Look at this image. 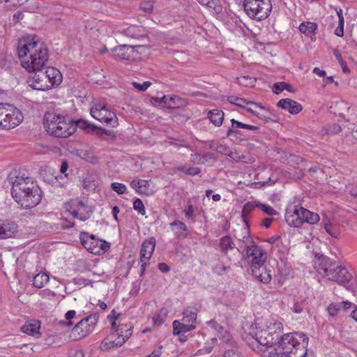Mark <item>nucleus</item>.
Here are the masks:
<instances>
[{
  "label": "nucleus",
  "mask_w": 357,
  "mask_h": 357,
  "mask_svg": "<svg viewBox=\"0 0 357 357\" xmlns=\"http://www.w3.org/2000/svg\"><path fill=\"white\" fill-rule=\"evenodd\" d=\"M283 238L284 236H272L267 240V242L276 245Z\"/></svg>",
  "instance_id": "61"
},
{
  "label": "nucleus",
  "mask_w": 357,
  "mask_h": 357,
  "mask_svg": "<svg viewBox=\"0 0 357 357\" xmlns=\"http://www.w3.org/2000/svg\"><path fill=\"white\" fill-rule=\"evenodd\" d=\"M231 128L227 131V136L228 137L238 135V128L247 129L250 130H257L259 128L258 126L246 124L234 119H231Z\"/></svg>",
  "instance_id": "26"
},
{
  "label": "nucleus",
  "mask_w": 357,
  "mask_h": 357,
  "mask_svg": "<svg viewBox=\"0 0 357 357\" xmlns=\"http://www.w3.org/2000/svg\"><path fill=\"white\" fill-rule=\"evenodd\" d=\"M73 123H75V132L77 130V128H79L83 130H93L95 128V126L90 123H89L87 121L79 119L78 121H74L72 120Z\"/></svg>",
  "instance_id": "38"
},
{
  "label": "nucleus",
  "mask_w": 357,
  "mask_h": 357,
  "mask_svg": "<svg viewBox=\"0 0 357 357\" xmlns=\"http://www.w3.org/2000/svg\"><path fill=\"white\" fill-rule=\"evenodd\" d=\"M184 212L186 216L191 217L195 213V208L192 205H189Z\"/></svg>",
  "instance_id": "62"
},
{
  "label": "nucleus",
  "mask_w": 357,
  "mask_h": 357,
  "mask_svg": "<svg viewBox=\"0 0 357 357\" xmlns=\"http://www.w3.org/2000/svg\"><path fill=\"white\" fill-rule=\"evenodd\" d=\"M19 233L17 224L8 219H0V239L15 238Z\"/></svg>",
  "instance_id": "18"
},
{
  "label": "nucleus",
  "mask_w": 357,
  "mask_h": 357,
  "mask_svg": "<svg viewBox=\"0 0 357 357\" xmlns=\"http://www.w3.org/2000/svg\"><path fill=\"white\" fill-rule=\"evenodd\" d=\"M202 6L215 9L218 0H197Z\"/></svg>",
  "instance_id": "51"
},
{
  "label": "nucleus",
  "mask_w": 357,
  "mask_h": 357,
  "mask_svg": "<svg viewBox=\"0 0 357 357\" xmlns=\"http://www.w3.org/2000/svg\"><path fill=\"white\" fill-rule=\"evenodd\" d=\"M273 249L278 253L280 259L284 258L289 250V241L284 236L276 245L273 246Z\"/></svg>",
  "instance_id": "30"
},
{
  "label": "nucleus",
  "mask_w": 357,
  "mask_h": 357,
  "mask_svg": "<svg viewBox=\"0 0 357 357\" xmlns=\"http://www.w3.org/2000/svg\"><path fill=\"white\" fill-rule=\"evenodd\" d=\"M333 54L336 59L339 61V63L343 66L346 64L345 61L343 60L342 54L337 49H335L333 50Z\"/></svg>",
  "instance_id": "56"
},
{
  "label": "nucleus",
  "mask_w": 357,
  "mask_h": 357,
  "mask_svg": "<svg viewBox=\"0 0 357 357\" xmlns=\"http://www.w3.org/2000/svg\"><path fill=\"white\" fill-rule=\"evenodd\" d=\"M315 268L322 277L340 284L349 282L353 277L352 273L345 266L337 265L328 257L319 258L315 264Z\"/></svg>",
  "instance_id": "8"
},
{
  "label": "nucleus",
  "mask_w": 357,
  "mask_h": 357,
  "mask_svg": "<svg viewBox=\"0 0 357 357\" xmlns=\"http://www.w3.org/2000/svg\"><path fill=\"white\" fill-rule=\"evenodd\" d=\"M322 224H323L325 231L329 235H331L332 237H334V238L339 237V236H340L339 231L331 225V223L330 222V221L328 220L323 219Z\"/></svg>",
  "instance_id": "36"
},
{
  "label": "nucleus",
  "mask_w": 357,
  "mask_h": 357,
  "mask_svg": "<svg viewBox=\"0 0 357 357\" xmlns=\"http://www.w3.org/2000/svg\"><path fill=\"white\" fill-rule=\"evenodd\" d=\"M162 346L160 345L155 348L147 357H159L162 354Z\"/></svg>",
  "instance_id": "57"
},
{
  "label": "nucleus",
  "mask_w": 357,
  "mask_h": 357,
  "mask_svg": "<svg viewBox=\"0 0 357 357\" xmlns=\"http://www.w3.org/2000/svg\"><path fill=\"white\" fill-rule=\"evenodd\" d=\"M266 259L267 254L261 247L254 244L248 247L246 260L251 272L253 276L264 284H268L272 279L271 271L265 265Z\"/></svg>",
  "instance_id": "6"
},
{
  "label": "nucleus",
  "mask_w": 357,
  "mask_h": 357,
  "mask_svg": "<svg viewBox=\"0 0 357 357\" xmlns=\"http://www.w3.org/2000/svg\"><path fill=\"white\" fill-rule=\"evenodd\" d=\"M283 324L273 318L258 319L250 326L245 340L255 351L261 353L273 348L275 340L282 333Z\"/></svg>",
  "instance_id": "2"
},
{
  "label": "nucleus",
  "mask_w": 357,
  "mask_h": 357,
  "mask_svg": "<svg viewBox=\"0 0 357 357\" xmlns=\"http://www.w3.org/2000/svg\"><path fill=\"white\" fill-rule=\"evenodd\" d=\"M76 315V311L74 310H68L65 314V321H60L59 324L62 326H66V327H71L73 325V321L72 319L75 318Z\"/></svg>",
  "instance_id": "39"
},
{
  "label": "nucleus",
  "mask_w": 357,
  "mask_h": 357,
  "mask_svg": "<svg viewBox=\"0 0 357 357\" xmlns=\"http://www.w3.org/2000/svg\"><path fill=\"white\" fill-rule=\"evenodd\" d=\"M98 320V313H92L81 319L73 328L70 333V338L73 340H78L86 337L94 331Z\"/></svg>",
  "instance_id": "10"
},
{
  "label": "nucleus",
  "mask_w": 357,
  "mask_h": 357,
  "mask_svg": "<svg viewBox=\"0 0 357 357\" xmlns=\"http://www.w3.org/2000/svg\"><path fill=\"white\" fill-rule=\"evenodd\" d=\"M268 357H287L284 354H282L280 351H276L273 349V351L269 353Z\"/></svg>",
  "instance_id": "63"
},
{
  "label": "nucleus",
  "mask_w": 357,
  "mask_h": 357,
  "mask_svg": "<svg viewBox=\"0 0 357 357\" xmlns=\"http://www.w3.org/2000/svg\"><path fill=\"white\" fill-rule=\"evenodd\" d=\"M154 1L144 0L140 3V8L147 13H151L153 10Z\"/></svg>",
  "instance_id": "43"
},
{
  "label": "nucleus",
  "mask_w": 357,
  "mask_h": 357,
  "mask_svg": "<svg viewBox=\"0 0 357 357\" xmlns=\"http://www.w3.org/2000/svg\"><path fill=\"white\" fill-rule=\"evenodd\" d=\"M130 185L136 193L141 195L151 196L155 192L151 180L133 179L130 182Z\"/></svg>",
  "instance_id": "17"
},
{
  "label": "nucleus",
  "mask_w": 357,
  "mask_h": 357,
  "mask_svg": "<svg viewBox=\"0 0 357 357\" xmlns=\"http://www.w3.org/2000/svg\"><path fill=\"white\" fill-rule=\"evenodd\" d=\"M197 314L187 308L183 312L182 320H174L172 322L173 334H179L193 331L196 328Z\"/></svg>",
  "instance_id": "14"
},
{
  "label": "nucleus",
  "mask_w": 357,
  "mask_h": 357,
  "mask_svg": "<svg viewBox=\"0 0 357 357\" xmlns=\"http://www.w3.org/2000/svg\"><path fill=\"white\" fill-rule=\"evenodd\" d=\"M68 169V164L67 161L64 160L62 162L61 167H60V172L64 175L65 178H67L68 174H66V172Z\"/></svg>",
  "instance_id": "60"
},
{
  "label": "nucleus",
  "mask_w": 357,
  "mask_h": 357,
  "mask_svg": "<svg viewBox=\"0 0 357 357\" xmlns=\"http://www.w3.org/2000/svg\"><path fill=\"white\" fill-rule=\"evenodd\" d=\"M176 98L171 102L169 101V103L167 105L168 108H178L186 105V102L180 97L176 96Z\"/></svg>",
  "instance_id": "48"
},
{
  "label": "nucleus",
  "mask_w": 357,
  "mask_h": 357,
  "mask_svg": "<svg viewBox=\"0 0 357 357\" xmlns=\"http://www.w3.org/2000/svg\"><path fill=\"white\" fill-rule=\"evenodd\" d=\"M244 109H245L248 112H249L251 114H254L258 119L264 121L266 123H268L271 120V119L268 116H267L266 115H260L259 116V112H258L256 110L257 108H255V107H254L252 106L245 105Z\"/></svg>",
  "instance_id": "42"
},
{
  "label": "nucleus",
  "mask_w": 357,
  "mask_h": 357,
  "mask_svg": "<svg viewBox=\"0 0 357 357\" xmlns=\"http://www.w3.org/2000/svg\"><path fill=\"white\" fill-rule=\"evenodd\" d=\"M134 61H138L149 54V47L148 45H132Z\"/></svg>",
  "instance_id": "32"
},
{
  "label": "nucleus",
  "mask_w": 357,
  "mask_h": 357,
  "mask_svg": "<svg viewBox=\"0 0 357 357\" xmlns=\"http://www.w3.org/2000/svg\"><path fill=\"white\" fill-rule=\"evenodd\" d=\"M111 324L112 332L99 345L102 351H109L121 347L132 335L133 325L126 320L121 313L112 310L107 317Z\"/></svg>",
  "instance_id": "3"
},
{
  "label": "nucleus",
  "mask_w": 357,
  "mask_h": 357,
  "mask_svg": "<svg viewBox=\"0 0 357 357\" xmlns=\"http://www.w3.org/2000/svg\"><path fill=\"white\" fill-rule=\"evenodd\" d=\"M133 208L135 211H138V213L142 215H145V213H146L144 205L142 201L139 198H137L133 202Z\"/></svg>",
  "instance_id": "47"
},
{
  "label": "nucleus",
  "mask_w": 357,
  "mask_h": 357,
  "mask_svg": "<svg viewBox=\"0 0 357 357\" xmlns=\"http://www.w3.org/2000/svg\"><path fill=\"white\" fill-rule=\"evenodd\" d=\"M65 208L68 211L74 218L81 220L85 221L88 220L92 213L89 208L86 206L82 201L78 199L70 200L66 203Z\"/></svg>",
  "instance_id": "15"
},
{
  "label": "nucleus",
  "mask_w": 357,
  "mask_h": 357,
  "mask_svg": "<svg viewBox=\"0 0 357 357\" xmlns=\"http://www.w3.org/2000/svg\"><path fill=\"white\" fill-rule=\"evenodd\" d=\"M341 310V305L339 303H331L327 307L330 316L335 317Z\"/></svg>",
  "instance_id": "46"
},
{
  "label": "nucleus",
  "mask_w": 357,
  "mask_h": 357,
  "mask_svg": "<svg viewBox=\"0 0 357 357\" xmlns=\"http://www.w3.org/2000/svg\"><path fill=\"white\" fill-rule=\"evenodd\" d=\"M44 73L47 79H48L47 82H50L52 84V88L58 86L61 83L63 76L57 68L48 67Z\"/></svg>",
  "instance_id": "25"
},
{
  "label": "nucleus",
  "mask_w": 357,
  "mask_h": 357,
  "mask_svg": "<svg viewBox=\"0 0 357 357\" xmlns=\"http://www.w3.org/2000/svg\"><path fill=\"white\" fill-rule=\"evenodd\" d=\"M286 82H280L275 83L272 86V91L275 94H279L284 90Z\"/></svg>",
  "instance_id": "50"
},
{
  "label": "nucleus",
  "mask_w": 357,
  "mask_h": 357,
  "mask_svg": "<svg viewBox=\"0 0 357 357\" xmlns=\"http://www.w3.org/2000/svg\"><path fill=\"white\" fill-rule=\"evenodd\" d=\"M227 100L231 104L235 105L238 106L242 108H245V105H250L255 108H259V109H261L266 113L269 112V110L268 109H266L262 105L252 102V101H248L242 98H238L236 96H231L228 97Z\"/></svg>",
  "instance_id": "24"
},
{
  "label": "nucleus",
  "mask_w": 357,
  "mask_h": 357,
  "mask_svg": "<svg viewBox=\"0 0 357 357\" xmlns=\"http://www.w3.org/2000/svg\"><path fill=\"white\" fill-rule=\"evenodd\" d=\"M302 215L303 224L306 222L310 225H314L317 223L320 217L318 213L312 212L305 208H303Z\"/></svg>",
  "instance_id": "31"
},
{
  "label": "nucleus",
  "mask_w": 357,
  "mask_h": 357,
  "mask_svg": "<svg viewBox=\"0 0 357 357\" xmlns=\"http://www.w3.org/2000/svg\"><path fill=\"white\" fill-rule=\"evenodd\" d=\"M317 29V24L313 22H303L299 25V31L301 33L305 34L307 37L311 38L312 40H315V34Z\"/></svg>",
  "instance_id": "28"
},
{
  "label": "nucleus",
  "mask_w": 357,
  "mask_h": 357,
  "mask_svg": "<svg viewBox=\"0 0 357 357\" xmlns=\"http://www.w3.org/2000/svg\"><path fill=\"white\" fill-rule=\"evenodd\" d=\"M132 45H119L114 47L112 50V54L115 59L134 61Z\"/></svg>",
  "instance_id": "21"
},
{
  "label": "nucleus",
  "mask_w": 357,
  "mask_h": 357,
  "mask_svg": "<svg viewBox=\"0 0 357 357\" xmlns=\"http://www.w3.org/2000/svg\"><path fill=\"white\" fill-rule=\"evenodd\" d=\"M176 96H164L161 98V102L163 103L164 106L167 107V105L169 103V101L171 102L172 100H175Z\"/></svg>",
  "instance_id": "58"
},
{
  "label": "nucleus",
  "mask_w": 357,
  "mask_h": 357,
  "mask_svg": "<svg viewBox=\"0 0 357 357\" xmlns=\"http://www.w3.org/2000/svg\"><path fill=\"white\" fill-rule=\"evenodd\" d=\"M156 241L154 237L146 238L142 244L140 250L139 264H140V275L144 273L146 266L149 263V260L155 248Z\"/></svg>",
  "instance_id": "16"
},
{
  "label": "nucleus",
  "mask_w": 357,
  "mask_h": 357,
  "mask_svg": "<svg viewBox=\"0 0 357 357\" xmlns=\"http://www.w3.org/2000/svg\"><path fill=\"white\" fill-rule=\"evenodd\" d=\"M69 357H84V354L82 350H75L72 352Z\"/></svg>",
  "instance_id": "64"
},
{
  "label": "nucleus",
  "mask_w": 357,
  "mask_h": 357,
  "mask_svg": "<svg viewBox=\"0 0 357 357\" xmlns=\"http://www.w3.org/2000/svg\"><path fill=\"white\" fill-rule=\"evenodd\" d=\"M268 181H262V182H253V183H250L249 184H248L247 185L251 188H254V189H259V188H261L263 187H264L265 185H268Z\"/></svg>",
  "instance_id": "53"
},
{
  "label": "nucleus",
  "mask_w": 357,
  "mask_h": 357,
  "mask_svg": "<svg viewBox=\"0 0 357 357\" xmlns=\"http://www.w3.org/2000/svg\"><path fill=\"white\" fill-rule=\"evenodd\" d=\"M303 207L296 206L294 208H288L285 213L287 223L294 227H300L303 225L302 215Z\"/></svg>",
  "instance_id": "19"
},
{
  "label": "nucleus",
  "mask_w": 357,
  "mask_h": 357,
  "mask_svg": "<svg viewBox=\"0 0 357 357\" xmlns=\"http://www.w3.org/2000/svg\"><path fill=\"white\" fill-rule=\"evenodd\" d=\"M277 106L288 111L291 114H297L302 111V105L290 98H284L279 100Z\"/></svg>",
  "instance_id": "22"
},
{
  "label": "nucleus",
  "mask_w": 357,
  "mask_h": 357,
  "mask_svg": "<svg viewBox=\"0 0 357 357\" xmlns=\"http://www.w3.org/2000/svg\"><path fill=\"white\" fill-rule=\"evenodd\" d=\"M14 200L22 208H31L41 201L42 192L36 183L31 177L16 176L11 188Z\"/></svg>",
  "instance_id": "4"
},
{
  "label": "nucleus",
  "mask_w": 357,
  "mask_h": 357,
  "mask_svg": "<svg viewBox=\"0 0 357 357\" xmlns=\"http://www.w3.org/2000/svg\"><path fill=\"white\" fill-rule=\"evenodd\" d=\"M79 239L83 247L88 252L96 255H103L110 248L109 243L86 231L80 233Z\"/></svg>",
  "instance_id": "11"
},
{
  "label": "nucleus",
  "mask_w": 357,
  "mask_h": 357,
  "mask_svg": "<svg viewBox=\"0 0 357 357\" xmlns=\"http://www.w3.org/2000/svg\"><path fill=\"white\" fill-rule=\"evenodd\" d=\"M138 30H139V27L138 26H130L126 30V34L128 36H131V37L136 38V37H137V36L136 34H135V33Z\"/></svg>",
  "instance_id": "55"
},
{
  "label": "nucleus",
  "mask_w": 357,
  "mask_h": 357,
  "mask_svg": "<svg viewBox=\"0 0 357 357\" xmlns=\"http://www.w3.org/2000/svg\"><path fill=\"white\" fill-rule=\"evenodd\" d=\"M40 326L41 322L40 321L32 319L26 321L22 326L21 331L29 335L39 337L40 336Z\"/></svg>",
  "instance_id": "23"
},
{
  "label": "nucleus",
  "mask_w": 357,
  "mask_h": 357,
  "mask_svg": "<svg viewBox=\"0 0 357 357\" xmlns=\"http://www.w3.org/2000/svg\"><path fill=\"white\" fill-rule=\"evenodd\" d=\"M112 189L119 195L124 194L127 190V187L125 184L114 182L111 184Z\"/></svg>",
  "instance_id": "45"
},
{
  "label": "nucleus",
  "mask_w": 357,
  "mask_h": 357,
  "mask_svg": "<svg viewBox=\"0 0 357 357\" xmlns=\"http://www.w3.org/2000/svg\"><path fill=\"white\" fill-rule=\"evenodd\" d=\"M337 17H338V25H337V26L338 27L344 28V16L342 15V10L340 8L338 10H337Z\"/></svg>",
  "instance_id": "54"
},
{
  "label": "nucleus",
  "mask_w": 357,
  "mask_h": 357,
  "mask_svg": "<svg viewBox=\"0 0 357 357\" xmlns=\"http://www.w3.org/2000/svg\"><path fill=\"white\" fill-rule=\"evenodd\" d=\"M308 341V337L303 333H288L278 337L273 348L286 356L306 357Z\"/></svg>",
  "instance_id": "5"
},
{
  "label": "nucleus",
  "mask_w": 357,
  "mask_h": 357,
  "mask_svg": "<svg viewBox=\"0 0 357 357\" xmlns=\"http://www.w3.org/2000/svg\"><path fill=\"white\" fill-rule=\"evenodd\" d=\"M90 114L97 121L113 128L119 125L116 114L109 109L105 103L94 102L91 107Z\"/></svg>",
  "instance_id": "12"
},
{
  "label": "nucleus",
  "mask_w": 357,
  "mask_h": 357,
  "mask_svg": "<svg viewBox=\"0 0 357 357\" xmlns=\"http://www.w3.org/2000/svg\"><path fill=\"white\" fill-rule=\"evenodd\" d=\"M224 112L220 109H212L208 112L207 116L210 121L217 127L222 124L224 120Z\"/></svg>",
  "instance_id": "29"
},
{
  "label": "nucleus",
  "mask_w": 357,
  "mask_h": 357,
  "mask_svg": "<svg viewBox=\"0 0 357 357\" xmlns=\"http://www.w3.org/2000/svg\"><path fill=\"white\" fill-rule=\"evenodd\" d=\"M106 137H108L112 139H116V136L115 132L112 130L105 129L104 139H107Z\"/></svg>",
  "instance_id": "59"
},
{
  "label": "nucleus",
  "mask_w": 357,
  "mask_h": 357,
  "mask_svg": "<svg viewBox=\"0 0 357 357\" xmlns=\"http://www.w3.org/2000/svg\"><path fill=\"white\" fill-rule=\"evenodd\" d=\"M132 85L137 90L140 91H145L151 85V82L146 81L142 84H139L137 82H132Z\"/></svg>",
  "instance_id": "49"
},
{
  "label": "nucleus",
  "mask_w": 357,
  "mask_h": 357,
  "mask_svg": "<svg viewBox=\"0 0 357 357\" xmlns=\"http://www.w3.org/2000/svg\"><path fill=\"white\" fill-rule=\"evenodd\" d=\"M50 280V277L46 273H39L36 274L33 280V285L36 288L43 287Z\"/></svg>",
  "instance_id": "33"
},
{
  "label": "nucleus",
  "mask_w": 357,
  "mask_h": 357,
  "mask_svg": "<svg viewBox=\"0 0 357 357\" xmlns=\"http://www.w3.org/2000/svg\"><path fill=\"white\" fill-rule=\"evenodd\" d=\"M24 116L20 109L13 105L3 103L1 128L12 129L20 125Z\"/></svg>",
  "instance_id": "13"
},
{
  "label": "nucleus",
  "mask_w": 357,
  "mask_h": 357,
  "mask_svg": "<svg viewBox=\"0 0 357 357\" xmlns=\"http://www.w3.org/2000/svg\"><path fill=\"white\" fill-rule=\"evenodd\" d=\"M35 74L29 80V86L36 90L47 91L52 89V84L47 82L45 74L43 72H34Z\"/></svg>",
  "instance_id": "20"
},
{
  "label": "nucleus",
  "mask_w": 357,
  "mask_h": 357,
  "mask_svg": "<svg viewBox=\"0 0 357 357\" xmlns=\"http://www.w3.org/2000/svg\"><path fill=\"white\" fill-rule=\"evenodd\" d=\"M44 127L52 136L66 138L75 133V124L63 114L50 111L44 115Z\"/></svg>",
  "instance_id": "7"
},
{
  "label": "nucleus",
  "mask_w": 357,
  "mask_h": 357,
  "mask_svg": "<svg viewBox=\"0 0 357 357\" xmlns=\"http://www.w3.org/2000/svg\"><path fill=\"white\" fill-rule=\"evenodd\" d=\"M222 357H243L240 352L234 349L226 350Z\"/></svg>",
  "instance_id": "52"
},
{
  "label": "nucleus",
  "mask_w": 357,
  "mask_h": 357,
  "mask_svg": "<svg viewBox=\"0 0 357 357\" xmlns=\"http://www.w3.org/2000/svg\"><path fill=\"white\" fill-rule=\"evenodd\" d=\"M17 50L21 66L29 73L40 71L48 61V49L36 35L22 37Z\"/></svg>",
  "instance_id": "1"
},
{
  "label": "nucleus",
  "mask_w": 357,
  "mask_h": 357,
  "mask_svg": "<svg viewBox=\"0 0 357 357\" xmlns=\"http://www.w3.org/2000/svg\"><path fill=\"white\" fill-rule=\"evenodd\" d=\"M257 207L269 215H276L278 213L276 210L268 204L257 203Z\"/></svg>",
  "instance_id": "44"
},
{
  "label": "nucleus",
  "mask_w": 357,
  "mask_h": 357,
  "mask_svg": "<svg viewBox=\"0 0 357 357\" xmlns=\"http://www.w3.org/2000/svg\"><path fill=\"white\" fill-rule=\"evenodd\" d=\"M167 317V310L164 308L155 312L153 315L152 320L155 326H160L165 321Z\"/></svg>",
  "instance_id": "35"
},
{
  "label": "nucleus",
  "mask_w": 357,
  "mask_h": 357,
  "mask_svg": "<svg viewBox=\"0 0 357 357\" xmlns=\"http://www.w3.org/2000/svg\"><path fill=\"white\" fill-rule=\"evenodd\" d=\"M255 208H258L257 202H248L243 205L242 209V218L246 224H248V216Z\"/></svg>",
  "instance_id": "34"
},
{
  "label": "nucleus",
  "mask_w": 357,
  "mask_h": 357,
  "mask_svg": "<svg viewBox=\"0 0 357 357\" xmlns=\"http://www.w3.org/2000/svg\"><path fill=\"white\" fill-rule=\"evenodd\" d=\"M218 249L223 255L227 256L229 252H231L236 249V245L232 238L226 235L220 238Z\"/></svg>",
  "instance_id": "27"
},
{
  "label": "nucleus",
  "mask_w": 357,
  "mask_h": 357,
  "mask_svg": "<svg viewBox=\"0 0 357 357\" xmlns=\"http://www.w3.org/2000/svg\"><path fill=\"white\" fill-rule=\"evenodd\" d=\"M170 225L172 227H175L174 232L178 238L186 236V235H182L183 231H187V226L185 223L178 220H175L172 222Z\"/></svg>",
  "instance_id": "37"
},
{
  "label": "nucleus",
  "mask_w": 357,
  "mask_h": 357,
  "mask_svg": "<svg viewBox=\"0 0 357 357\" xmlns=\"http://www.w3.org/2000/svg\"><path fill=\"white\" fill-rule=\"evenodd\" d=\"M178 170L183 172L185 174L190 175V176H195L200 173V169L197 167H188V166H183L178 168Z\"/></svg>",
  "instance_id": "41"
},
{
  "label": "nucleus",
  "mask_w": 357,
  "mask_h": 357,
  "mask_svg": "<svg viewBox=\"0 0 357 357\" xmlns=\"http://www.w3.org/2000/svg\"><path fill=\"white\" fill-rule=\"evenodd\" d=\"M256 79L250 76H243L241 77H237V82L244 86H253Z\"/></svg>",
  "instance_id": "40"
},
{
  "label": "nucleus",
  "mask_w": 357,
  "mask_h": 357,
  "mask_svg": "<svg viewBox=\"0 0 357 357\" xmlns=\"http://www.w3.org/2000/svg\"><path fill=\"white\" fill-rule=\"evenodd\" d=\"M243 8L250 19L260 22L268 17L272 4L271 0H244Z\"/></svg>",
  "instance_id": "9"
}]
</instances>
